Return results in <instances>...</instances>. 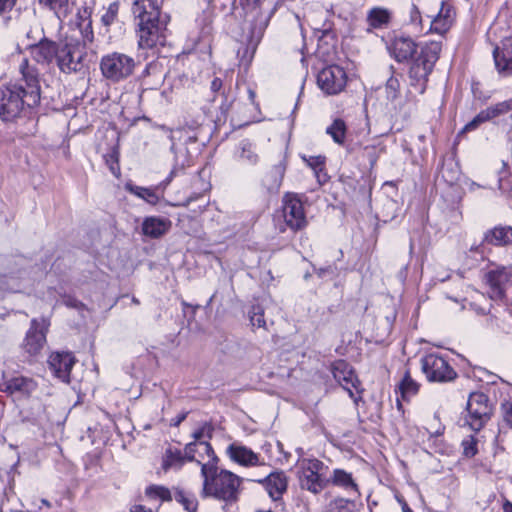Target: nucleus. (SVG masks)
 I'll list each match as a JSON object with an SVG mask.
<instances>
[{
	"label": "nucleus",
	"mask_w": 512,
	"mask_h": 512,
	"mask_svg": "<svg viewBox=\"0 0 512 512\" xmlns=\"http://www.w3.org/2000/svg\"><path fill=\"white\" fill-rule=\"evenodd\" d=\"M85 55L84 46L79 42H66L62 48L58 47L57 63L64 73H72L80 70L81 62Z\"/></svg>",
	"instance_id": "obj_12"
},
{
	"label": "nucleus",
	"mask_w": 512,
	"mask_h": 512,
	"mask_svg": "<svg viewBox=\"0 0 512 512\" xmlns=\"http://www.w3.org/2000/svg\"><path fill=\"white\" fill-rule=\"evenodd\" d=\"M489 117L484 110L480 111L470 122H468L462 132H468V131H472V130H475L480 124L486 122V121H489Z\"/></svg>",
	"instance_id": "obj_48"
},
{
	"label": "nucleus",
	"mask_w": 512,
	"mask_h": 512,
	"mask_svg": "<svg viewBox=\"0 0 512 512\" xmlns=\"http://www.w3.org/2000/svg\"><path fill=\"white\" fill-rule=\"evenodd\" d=\"M477 442L478 441L474 435H469L462 440L461 445L463 448V454L466 457H473L476 455V453L478 451Z\"/></svg>",
	"instance_id": "obj_46"
},
{
	"label": "nucleus",
	"mask_w": 512,
	"mask_h": 512,
	"mask_svg": "<svg viewBox=\"0 0 512 512\" xmlns=\"http://www.w3.org/2000/svg\"><path fill=\"white\" fill-rule=\"evenodd\" d=\"M22 84L0 86V119L11 121L18 117L24 107L33 108L40 103V85L37 70L30 66L27 58L19 65Z\"/></svg>",
	"instance_id": "obj_2"
},
{
	"label": "nucleus",
	"mask_w": 512,
	"mask_h": 512,
	"mask_svg": "<svg viewBox=\"0 0 512 512\" xmlns=\"http://www.w3.org/2000/svg\"><path fill=\"white\" fill-rule=\"evenodd\" d=\"M175 174H176V169H173V170L170 172V174H169V176L167 177V179L165 180V182H164V183H165V185H168V184L172 181V179H173V177L175 176Z\"/></svg>",
	"instance_id": "obj_58"
},
{
	"label": "nucleus",
	"mask_w": 512,
	"mask_h": 512,
	"mask_svg": "<svg viewBox=\"0 0 512 512\" xmlns=\"http://www.w3.org/2000/svg\"><path fill=\"white\" fill-rule=\"evenodd\" d=\"M186 416H187V414H186V413H182V414L178 415V416L176 417L175 421H174V425H175V426H178L182 421H184V420H185Z\"/></svg>",
	"instance_id": "obj_56"
},
{
	"label": "nucleus",
	"mask_w": 512,
	"mask_h": 512,
	"mask_svg": "<svg viewBox=\"0 0 512 512\" xmlns=\"http://www.w3.org/2000/svg\"><path fill=\"white\" fill-rule=\"evenodd\" d=\"M326 133L333 139V141L338 145H344L347 134V126L344 120L340 118H336L333 122L326 128Z\"/></svg>",
	"instance_id": "obj_32"
},
{
	"label": "nucleus",
	"mask_w": 512,
	"mask_h": 512,
	"mask_svg": "<svg viewBox=\"0 0 512 512\" xmlns=\"http://www.w3.org/2000/svg\"><path fill=\"white\" fill-rule=\"evenodd\" d=\"M82 35H83V41L86 42H92L93 41V31L91 27V21L87 19V21H83V23L80 24Z\"/></svg>",
	"instance_id": "obj_51"
},
{
	"label": "nucleus",
	"mask_w": 512,
	"mask_h": 512,
	"mask_svg": "<svg viewBox=\"0 0 512 512\" xmlns=\"http://www.w3.org/2000/svg\"><path fill=\"white\" fill-rule=\"evenodd\" d=\"M145 495L151 500L171 501L173 498L171 491L167 487L154 484L146 487Z\"/></svg>",
	"instance_id": "obj_38"
},
{
	"label": "nucleus",
	"mask_w": 512,
	"mask_h": 512,
	"mask_svg": "<svg viewBox=\"0 0 512 512\" xmlns=\"http://www.w3.org/2000/svg\"><path fill=\"white\" fill-rule=\"evenodd\" d=\"M250 322L253 327L265 328L264 310L260 305H253L249 311Z\"/></svg>",
	"instance_id": "obj_42"
},
{
	"label": "nucleus",
	"mask_w": 512,
	"mask_h": 512,
	"mask_svg": "<svg viewBox=\"0 0 512 512\" xmlns=\"http://www.w3.org/2000/svg\"><path fill=\"white\" fill-rule=\"evenodd\" d=\"M400 502L402 504L403 512H412L411 509L409 508V506L407 505V503L405 501H400Z\"/></svg>",
	"instance_id": "obj_59"
},
{
	"label": "nucleus",
	"mask_w": 512,
	"mask_h": 512,
	"mask_svg": "<svg viewBox=\"0 0 512 512\" xmlns=\"http://www.w3.org/2000/svg\"><path fill=\"white\" fill-rule=\"evenodd\" d=\"M240 5L244 12L247 45L255 50L263 37L268 19L261 11L260 0H240Z\"/></svg>",
	"instance_id": "obj_4"
},
{
	"label": "nucleus",
	"mask_w": 512,
	"mask_h": 512,
	"mask_svg": "<svg viewBox=\"0 0 512 512\" xmlns=\"http://www.w3.org/2000/svg\"><path fill=\"white\" fill-rule=\"evenodd\" d=\"M441 42L430 41L421 46L409 70L410 85L422 94L426 89L428 76L433 70L441 52Z\"/></svg>",
	"instance_id": "obj_3"
},
{
	"label": "nucleus",
	"mask_w": 512,
	"mask_h": 512,
	"mask_svg": "<svg viewBox=\"0 0 512 512\" xmlns=\"http://www.w3.org/2000/svg\"><path fill=\"white\" fill-rule=\"evenodd\" d=\"M412 12H413V13H415V14H417V15H419V14H420V12H419L418 8H417L415 5L413 6Z\"/></svg>",
	"instance_id": "obj_62"
},
{
	"label": "nucleus",
	"mask_w": 512,
	"mask_h": 512,
	"mask_svg": "<svg viewBox=\"0 0 512 512\" xmlns=\"http://www.w3.org/2000/svg\"><path fill=\"white\" fill-rule=\"evenodd\" d=\"M248 94H249V99L251 100V102L253 103L254 102V99H255V92L252 90V89H249L248 90Z\"/></svg>",
	"instance_id": "obj_60"
},
{
	"label": "nucleus",
	"mask_w": 512,
	"mask_h": 512,
	"mask_svg": "<svg viewBox=\"0 0 512 512\" xmlns=\"http://www.w3.org/2000/svg\"><path fill=\"white\" fill-rule=\"evenodd\" d=\"M495 67L501 76L512 75V36L505 37L493 50Z\"/></svg>",
	"instance_id": "obj_18"
},
{
	"label": "nucleus",
	"mask_w": 512,
	"mask_h": 512,
	"mask_svg": "<svg viewBox=\"0 0 512 512\" xmlns=\"http://www.w3.org/2000/svg\"><path fill=\"white\" fill-rule=\"evenodd\" d=\"M346 84L347 74L338 65L326 66L317 75V85L327 95L339 94Z\"/></svg>",
	"instance_id": "obj_11"
},
{
	"label": "nucleus",
	"mask_w": 512,
	"mask_h": 512,
	"mask_svg": "<svg viewBox=\"0 0 512 512\" xmlns=\"http://www.w3.org/2000/svg\"><path fill=\"white\" fill-rule=\"evenodd\" d=\"M498 184L502 194L512 199V174L508 170L504 169L500 172Z\"/></svg>",
	"instance_id": "obj_41"
},
{
	"label": "nucleus",
	"mask_w": 512,
	"mask_h": 512,
	"mask_svg": "<svg viewBox=\"0 0 512 512\" xmlns=\"http://www.w3.org/2000/svg\"><path fill=\"white\" fill-rule=\"evenodd\" d=\"M421 368L430 382H450L457 377L448 361L436 353H429L421 359Z\"/></svg>",
	"instance_id": "obj_9"
},
{
	"label": "nucleus",
	"mask_w": 512,
	"mask_h": 512,
	"mask_svg": "<svg viewBox=\"0 0 512 512\" xmlns=\"http://www.w3.org/2000/svg\"><path fill=\"white\" fill-rule=\"evenodd\" d=\"M484 240L496 246L512 243V227H495L485 234Z\"/></svg>",
	"instance_id": "obj_31"
},
{
	"label": "nucleus",
	"mask_w": 512,
	"mask_h": 512,
	"mask_svg": "<svg viewBox=\"0 0 512 512\" xmlns=\"http://www.w3.org/2000/svg\"><path fill=\"white\" fill-rule=\"evenodd\" d=\"M42 503H43L44 505L48 506V507L50 506L49 502H48L47 500H45V499H43V500H42Z\"/></svg>",
	"instance_id": "obj_64"
},
{
	"label": "nucleus",
	"mask_w": 512,
	"mask_h": 512,
	"mask_svg": "<svg viewBox=\"0 0 512 512\" xmlns=\"http://www.w3.org/2000/svg\"><path fill=\"white\" fill-rule=\"evenodd\" d=\"M76 362L70 352H53L48 358V366L55 377L63 382L70 381V373Z\"/></svg>",
	"instance_id": "obj_17"
},
{
	"label": "nucleus",
	"mask_w": 512,
	"mask_h": 512,
	"mask_svg": "<svg viewBox=\"0 0 512 512\" xmlns=\"http://www.w3.org/2000/svg\"><path fill=\"white\" fill-rule=\"evenodd\" d=\"M503 512H512V502L505 499L502 505Z\"/></svg>",
	"instance_id": "obj_55"
},
{
	"label": "nucleus",
	"mask_w": 512,
	"mask_h": 512,
	"mask_svg": "<svg viewBox=\"0 0 512 512\" xmlns=\"http://www.w3.org/2000/svg\"><path fill=\"white\" fill-rule=\"evenodd\" d=\"M202 434H203V432H202V431H197V432H194L193 436H194V438H195L196 440H199V439H201Z\"/></svg>",
	"instance_id": "obj_61"
},
{
	"label": "nucleus",
	"mask_w": 512,
	"mask_h": 512,
	"mask_svg": "<svg viewBox=\"0 0 512 512\" xmlns=\"http://www.w3.org/2000/svg\"><path fill=\"white\" fill-rule=\"evenodd\" d=\"M240 154L239 159L246 164L255 165L258 162V155L255 147L247 140H243L239 144Z\"/></svg>",
	"instance_id": "obj_37"
},
{
	"label": "nucleus",
	"mask_w": 512,
	"mask_h": 512,
	"mask_svg": "<svg viewBox=\"0 0 512 512\" xmlns=\"http://www.w3.org/2000/svg\"><path fill=\"white\" fill-rule=\"evenodd\" d=\"M391 19V12L383 7H374L367 13V23L374 29H382L388 26Z\"/></svg>",
	"instance_id": "obj_30"
},
{
	"label": "nucleus",
	"mask_w": 512,
	"mask_h": 512,
	"mask_svg": "<svg viewBox=\"0 0 512 512\" xmlns=\"http://www.w3.org/2000/svg\"><path fill=\"white\" fill-rule=\"evenodd\" d=\"M15 3L16 0H0V16H2L5 26H8L9 21L11 20V17L6 14L13 9Z\"/></svg>",
	"instance_id": "obj_49"
},
{
	"label": "nucleus",
	"mask_w": 512,
	"mask_h": 512,
	"mask_svg": "<svg viewBox=\"0 0 512 512\" xmlns=\"http://www.w3.org/2000/svg\"><path fill=\"white\" fill-rule=\"evenodd\" d=\"M437 4H440V10L436 16L427 17L431 19L430 29L440 35L446 33L452 26L455 18V11L452 5L436 0Z\"/></svg>",
	"instance_id": "obj_20"
},
{
	"label": "nucleus",
	"mask_w": 512,
	"mask_h": 512,
	"mask_svg": "<svg viewBox=\"0 0 512 512\" xmlns=\"http://www.w3.org/2000/svg\"><path fill=\"white\" fill-rule=\"evenodd\" d=\"M135 67V59L130 55L120 52L104 55L100 61L102 75L112 82H120L127 79L133 74Z\"/></svg>",
	"instance_id": "obj_5"
},
{
	"label": "nucleus",
	"mask_w": 512,
	"mask_h": 512,
	"mask_svg": "<svg viewBox=\"0 0 512 512\" xmlns=\"http://www.w3.org/2000/svg\"><path fill=\"white\" fill-rule=\"evenodd\" d=\"M398 389L401 393V397L404 400H408L417 394L419 390V384L414 379H412L409 371H406L401 382L399 383Z\"/></svg>",
	"instance_id": "obj_34"
},
{
	"label": "nucleus",
	"mask_w": 512,
	"mask_h": 512,
	"mask_svg": "<svg viewBox=\"0 0 512 512\" xmlns=\"http://www.w3.org/2000/svg\"><path fill=\"white\" fill-rule=\"evenodd\" d=\"M158 72V75H157V79L154 83L155 86H160L163 82V77H162V73L161 71H158V65L157 64H154V63H149L147 64V66L145 67L143 73H142V76L143 78L145 79L147 76L151 75V74H156Z\"/></svg>",
	"instance_id": "obj_50"
},
{
	"label": "nucleus",
	"mask_w": 512,
	"mask_h": 512,
	"mask_svg": "<svg viewBox=\"0 0 512 512\" xmlns=\"http://www.w3.org/2000/svg\"><path fill=\"white\" fill-rule=\"evenodd\" d=\"M126 190L129 191L131 194L143 199L144 201L151 205H156L159 201L158 195L151 188L127 184Z\"/></svg>",
	"instance_id": "obj_35"
},
{
	"label": "nucleus",
	"mask_w": 512,
	"mask_h": 512,
	"mask_svg": "<svg viewBox=\"0 0 512 512\" xmlns=\"http://www.w3.org/2000/svg\"><path fill=\"white\" fill-rule=\"evenodd\" d=\"M483 280L488 286L490 298L502 299L512 285V266H495L484 274Z\"/></svg>",
	"instance_id": "obj_10"
},
{
	"label": "nucleus",
	"mask_w": 512,
	"mask_h": 512,
	"mask_svg": "<svg viewBox=\"0 0 512 512\" xmlns=\"http://www.w3.org/2000/svg\"><path fill=\"white\" fill-rule=\"evenodd\" d=\"M172 227V222L165 217L149 216L142 222V232L145 236L150 238H160Z\"/></svg>",
	"instance_id": "obj_23"
},
{
	"label": "nucleus",
	"mask_w": 512,
	"mask_h": 512,
	"mask_svg": "<svg viewBox=\"0 0 512 512\" xmlns=\"http://www.w3.org/2000/svg\"><path fill=\"white\" fill-rule=\"evenodd\" d=\"M332 374L334 379L349 393V396L358 402L354 395V390L359 393L360 382L352 367L344 360H338L332 364Z\"/></svg>",
	"instance_id": "obj_15"
},
{
	"label": "nucleus",
	"mask_w": 512,
	"mask_h": 512,
	"mask_svg": "<svg viewBox=\"0 0 512 512\" xmlns=\"http://www.w3.org/2000/svg\"><path fill=\"white\" fill-rule=\"evenodd\" d=\"M3 391L11 395L29 397L37 388V383L27 377H13L3 384Z\"/></svg>",
	"instance_id": "obj_24"
},
{
	"label": "nucleus",
	"mask_w": 512,
	"mask_h": 512,
	"mask_svg": "<svg viewBox=\"0 0 512 512\" xmlns=\"http://www.w3.org/2000/svg\"><path fill=\"white\" fill-rule=\"evenodd\" d=\"M467 185H468V189L470 191H475L477 188L481 187L478 183H476L474 181H470L469 183H467Z\"/></svg>",
	"instance_id": "obj_57"
},
{
	"label": "nucleus",
	"mask_w": 512,
	"mask_h": 512,
	"mask_svg": "<svg viewBox=\"0 0 512 512\" xmlns=\"http://www.w3.org/2000/svg\"><path fill=\"white\" fill-rule=\"evenodd\" d=\"M119 11V3L118 2H112L109 4V6L106 8L105 12L101 16V22L103 25L109 27L112 25L118 16Z\"/></svg>",
	"instance_id": "obj_43"
},
{
	"label": "nucleus",
	"mask_w": 512,
	"mask_h": 512,
	"mask_svg": "<svg viewBox=\"0 0 512 512\" xmlns=\"http://www.w3.org/2000/svg\"><path fill=\"white\" fill-rule=\"evenodd\" d=\"M303 161L316 173L323 171L325 165V157L318 156H302Z\"/></svg>",
	"instance_id": "obj_45"
},
{
	"label": "nucleus",
	"mask_w": 512,
	"mask_h": 512,
	"mask_svg": "<svg viewBox=\"0 0 512 512\" xmlns=\"http://www.w3.org/2000/svg\"><path fill=\"white\" fill-rule=\"evenodd\" d=\"M30 56L38 64L49 65L57 58L58 45L46 38L29 47Z\"/></svg>",
	"instance_id": "obj_21"
},
{
	"label": "nucleus",
	"mask_w": 512,
	"mask_h": 512,
	"mask_svg": "<svg viewBox=\"0 0 512 512\" xmlns=\"http://www.w3.org/2000/svg\"><path fill=\"white\" fill-rule=\"evenodd\" d=\"M130 512H152L150 509L145 508L142 505H135L130 509Z\"/></svg>",
	"instance_id": "obj_54"
},
{
	"label": "nucleus",
	"mask_w": 512,
	"mask_h": 512,
	"mask_svg": "<svg viewBox=\"0 0 512 512\" xmlns=\"http://www.w3.org/2000/svg\"><path fill=\"white\" fill-rule=\"evenodd\" d=\"M226 454L232 462L246 468L265 465V461L260 454L255 453L252 449L239 442L228 445Z\"/></svg>",
	"instance_id": "obj_16"
},
{
	"label": "nucleus",
	"mask_w": 512,
	"mask_h": 512,
	"mask_svg": "<svg viewBox=\"0 0 512 512\" xmlns=\"http://www.w3.org/2000/svg\"><path fill=\"white\" fill-rule=\"evenodd\" d=\"M169 21V15H164L161 19L136 24L139 48L152 49L159 45L163 46L167 39Z\"/></svg>",
	"instance_id": "obj_8"
},
{
	"label": "nucleus",
	"mask_w": 512,
	"mask_h": 512,
	"mask_svg": "<svg viewBox=\"0 0 512 512\" xmlns=\"http://www.w3.org/2000/svg\"><path fill=\"white\" fill-rule=\"evenodd\" d=\"M132 302L137 305L139 304V300L135 297H133Z\"/></svg>",
	"instance_id": "obj_63"
},
{
	"label": "nucleus",
	"mask_w": 512,
	"mask_h": 512,
	"mask_svg": "<svg viewBox=\"0 0 512 512\" xmlns=\"http://www.w3.org/2000/svg\"><path fill=\"white\" fill-rule=\"evenodd\" d=\"M222 86H223V82H222V80H221L220 78H217V77H216V78H214V79L212 80V82H211V90H212L213 92H218V91H220V90H221V88H222Z\"/></svg>",
	"instance_id": "obj_53"
},
{
	"label": "nucleus",
	"mask_w": 512,
	"mask_h": 512,
	"mask_svg": "<svg viewBox=\"0 0 512 512\" xmlns=\"http://www.w3.org/2000/svg\"><path fill=\"white\" fill-rule=\"evenodd\" d=\"M286 167L283 162L271 167L262 180L263 186L270 193H277L281 187Z\"/></svg>",
	"instance_id": "obj_28"
},
{
	"label": "nucleus",
	"mask_w": 512,
	"mask_h": 512,
	"mask_svg": "<svg viewBox=\"0 0 512 512\" xmlns=\"http://www.w3.org/2000/svg\"><path fill=\"white\" fill-rule=\"evenodd\" d=\"M24 275L25 272L22 271L0 275V292H22L28 283Z\"/></svg>",
	"instance_id": "obj_26"
},
{
	"label": "nucleus",
	"mask_w": 512,
	"mask_h": 512,
	"mask_svg": "<svg viewBox=\"0 0 512 512\" xmlns=\"http://www.w3.org/2000/svg\"><path fill=\"white\" fill-rule=\"evenodd\" d=\"M390 54L398 61H407L417 52V45L410 37L397 36L388 47Z\"/></svg>",
	"instance_id": "obj_22"
},
{
	"label": "nucleus",
	"mask_w": 512,
	"mask_h": 512,
	"mask_svg": "<svg viewBox=\"0 0 512 512\" xmlns=\"http://www.w3.org/2000/svg\"><path fill=\"white\" fill-rule=\"evenodd\" d=\"M386 97L390 101H394L399 97L400 82L396 77H390L385 85Z\"/></svg>",
	"instance_id": "obj_44"
},
{
	"label": "nucleus",
	"mask_w": 512,
	"mask_h": 512,
	"mask_svg": "<svg viewBox=\"0 0 512 512\" xmlns=\"http://www.w3.org/2000/svg\"><path fill=\"white\" fill-rule=\"evenodd\" d=\"M186 459L192 461L186 453L183 455L178 449L168 448L163 456L161 467L165 472L171 469L178 470L183 466Z\"/></svg>",
	"instance_id": "obj_29"
},
{
	"label": "nucleus",
	"mask_w": 512,
	"mask_h": 512,
	"mask_svg": "<svg viewBox=\"0 0 512 512\" xmlns=\"http://www.w3.org/2000/svg\"><path fill=\"white\" fill-rule=\"evenodd\" d=\"M492 408L487 395L482 392L471 393L466 406L463 426L473 432H479L490 419Z\"/></svg>",
	"instance_id": "obj_7"
},
{
	"label": "nucleus",
	"mask_w": 512,
	"mask_h": 512,
	"mask_svg": "<svg viewBox=\"0 0 512 512\" xmlns=\"http://www.w3.org/2000/svg\"><path fill=\"white\" fill-rule=\"evenodd\" d=\"M173 497L187 512H197L198 502L193 494L181 489H176Z\"/></svg>",
	"instance_id": "obj_36"
},
{
	"label": "nucleus",
	"mask_w": 512,
	"mask_h": 512,
	"mask_svg": "<svg viewBox=\"0 0 512 512\" xmlns=\"http://www.w3.org/2000/svg\"><path fill=\"white\" fill-rule=\"evenodd\" d=\"M298 478L300 486L313 494H319L326 486L327 479L323 476L324 463L316 458L298 460Z\"/></svg>",
	"instance_id": "obj_6"
},
{
	"label": "nucleus",
	"mask_w": 512,
	"mask_h": 512,
	"mask_svg": "<svg viewBox=\"0 0 512 512\" xmlns=\"http://www.w3.org/2000/svg\"><path fill=\"white\" fill-rule=\"evenodd\" d=\"M329 483L348 492H353L355 495H360L359 487L354 481L352 474L344 469H334L330 478L327 479V484Z\"/></svg>",
	"instance_id": "obj_27"
},
{
	"label": "nucleus",
	"mask_w": 512,
	"mask_h": 512,
	"mask_svg": "<svg viewBox=\"0 0 512 512\" xmlns=\"http://www.w3.org/2000/svg\"><path fill=\"white\" fill-rule=\"evenodd\" d=\"M265 488L273 500L279 499L286 491L288 481L284 472L270 473L264 480Z\"/></svg>",
	"instance_id": "obj_25"
},
{
	"label": "nucleus",
	"mask_w": 512,
	"mask_h": 512,
	"mask_svg": "<svg viewBox=\"0 0 512 512\" xmlns=\"http://www.w3.org/2000/svg\"><path fill=\"white\" fill-rule=\"evenodd\" d=\"M50 322L46 318L32 319L29 330L26 333L23 347L31 356L38 355L46 344V333Z\"/></svg>",
	"instance_id": "obj_14"
},
{
	"label": "nucleus",
	"mask_w": 512,
	"mask_h": 512,
	"mask_svg": "<svg viewBox=\"0 0 512 512\" xmlns=\"http://www.w3.org/2000/svg\"><path fill=\"white\" fill-rule=\"evenodd\" d=\"M132 12L136 24L161 19L162 16L166 15L161 12V6L158 0H135L132 6Z\"/></svg>",
	"instance_id": "obj_19"
},
{
	"label": "nucleus",
	"mask_w": 512,
	"mask_h": 512,
	"mask_svg": "<svg viewBox=\"0 0 512 512\" xmlns=\"http://www.w3.org/2000/svg\"><path fill=\"white\" fill-rule=\"evenodd\" d=\"M186 454L201 465L203 497L223 501L236 500L242 479L231 471L218 468V458L208 442L197 441L187 444Z\"/></svg>",
	"instance_id": "obj_1"
},
{
	"label": "nucleus",
	"mask_w": 512,
	"mask_h": 512,
	"mask_svg": "<svg viewBox=\"0 0 512 512\" xmlns=\"http://www.w3.org/2000/svg\"><path fill=\"white\" fill-rule=\"evenodd\" d=\"M282 217L288 228L293 231L303 229L306 224V215L301 200L293 194H286L283 198Z\"/></svg>",
	"instance_id": "obj_13"
},
{
	"label": "nucleus",
	"mask_w": 512,
	"mask_h": 512,
	"mask_svg": "<svg viewBox=\"0 0 512 512\" xmlns=\"http://www.w3.org/2000/svg\"><path fill=\"white\" fill-rule=\"evenodd\" d=\"M504 421L512 428V402L502 404Z\"/></svg>",
	"instance_id": "obj_52"
},
{
	"label": "nucleus",
	"mask_w": 512,
	"mask_h": 512,
	"mask_svg": "<svg viewBox=\"0 0 512 512\" xmlns=\"http://www.w3.org/2000/svg\"><path fill=\"white\" fill-rule=\"evenodd\" d=\"M40 3L52 10L60 20L71 12L70 0H40Z\"/></svg>",
	"instance_id": "obj_33"
},
{
	"label": "nucleus",
	"mask_w": 512,
	"mask_h": 512,
	"mask_svg": "<svg viewBox=\"0 0 512 512\" xmlns=\"http://www.w3.org/2000/svg\"><path fill=\"white\" fill-rule=\"evenodd\" d=\"M382 148L376 145H367L363 149V156L369 161L370 167L373 168L379 158Z\"/></svg>",
	"instance_id": "obj_47"
},
{
	"label": "nucleus",
	"mask_w": 512,
	"mask_h": 512,
	"mask_svg": "<svg viewBox=\"0 0 512 512\" xmlns=\"http://www.w3.org/2000/svg\"><path fill=\"white\" fill-rule=\"evenodd\" d=\"M512 110V98L503 102H499L485 109L489 119L505 114Z\"/></svg>",
	"instance_id": "obj_40"
},
{
	"label": "nucleus",
	"mask_w": 512,
	"mask_h": 512,
	"mask_svg": "<svg viewBox=\"0 0 512 512\" xmlns=\"http://www.w3.org/2000/svg\"><path fill=\"white\" fill-rule=\"evenodd\" d=\"M356 504L345 498H335L329 504V512H354Z\"/></svg>",
	"instance_id": "obj_39"
}]
</instances>
